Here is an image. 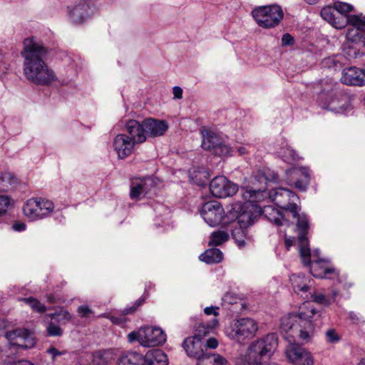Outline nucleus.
Segmentation results:
<instances>
[{"label": "nucleus", "mask_w": 365, "mask_h": 365, "mask_svg": "<svg viewBox=\"0 0 365 365\" xmlns=\"http://www.w3.org/2000/svg\"><path fill=\"white\" fill-rule=\"evenodd\" d=\"M321 317V312L313 304L304 302L297 313H289L280 320L279 330L290 344L286 349V356L294 365H313L312 354L304 348L292 344L296 341L307 344L314 332L313 321Z\"/></svg>", "instance_id": "f257e3e1"}, {"label": "nucleus", "mask_w": 365, "mask_h": 365, "mask_svg": "<svg viewBox=\"0 0 365 365\" xmlns=\"http://www.w3.org/2000/svg\"><path fill=\"white\" fill-rule=\"evenodd\" d=\"M268 180H277V175L273 172L257 173L251 178L252 186L241 190L245 202H235L232 205L230 215L235 218L239 227L247 228L253 225L257 218L262 214L267 220L277 226L289 225V222L278 209L272 205H264L261 197H264V187H259L257 183H266Z\"/></svg>", "instance_id": "f03ea898"}, {"label": "nucleus", "mask_w": 365, "mask_h": 365, "mask_svg": "<svg viewBox=\"0 0 365 365\" xmlns=\"http://www.w3.org/2000/svg\"><path fill=\"white\" fill-rule=\"evenodd\" d=\"M48 48L36 36H31L23 41L21 55L23 61V73L29 82L48 86L57 80L56 75L46 62Z\"/></svg>", "instance_id": "7ed1b4c3"}, {"label": "nucleus", "mask_w": 365, "mask_h": 365, "mask_svg": "<svg viewBox=\"0 0 365 365\" xmlns=\"http://www.w3.org/2000/svg\"><path fill=\"white\" fill-rule=\"evenodd\" d=\"M321 16L337 29L344 28L349 24L351 27L347 31L346 38L352 43L361 40L365 29V16L360 14L341 16L337 14L334 6H327L322 9Z\"/></svg>", "instance_id": "20e7f679"}, {"label": "nucleus", "mask_w": 365, "mask_h": 365, "mask_svg": "<svg viewBox=\"0 0 365 365\" xmlns=\"http://www.w3.org/2000/svg\"><path fill=\"white\" fill-rule=\"evenodd\" d=\"M267 172H273L277 176V180H268L266 183H257L259 187H264L262 189L263 192L266 193V196L264 197H261L262 202H272L279 207L282 210L281 212L286 216V213L289 212L292 216H296L297 215V209L298 205L297 203L299 202V198L298 195L294 192L293 191L279 187L277 188L271 189L268 192H267V189L268 187V183L275 182L279 183L281 182V180L279 178V175L277 173L273 170H267L265 171H259L258 173H267ZM280 212V210H279ZM287 220L288 219L286 218Z\"/></svg>", "instance_id": "39448f33"}, {"label": "nucleus", "mask_w": 365, "mask_h": 365, "mask_svg": "<svg viewBox=\"0 0 365 365\" xmlns=\"http://www.w3.org/2000/svg\"><path fill=\"white\" fill-rule=\"evenodd\" d=\"M278 344L276 334H269L264 337L252 342L248 348L245 361L253 365H278L275 363L262 364L264 357L269 358Z\"/></svg>", "instance_id": "423d86ee"}, {"label": "nucleus", "mask_w": 365, "mask_h": 365, "mask_svg": "<svg viewBox=\"0 0 365 365\" xmlns=\"http://www.w3.org/2000/svg\"><path fill=\"white\" fill-rule=\"evenodd\" d=\"M251 14L256 24L266 29L277 26L284 17L282 7L276 4L256 6Z\"/></svg>", "instance_id": "0eeeda50"}, {"label": "nucleus", "mask_w": 365, "mask_h": 365, "mask_svg": "<svg viewBox=\"0 0 365 365\" xmlns=\"http://www.w3.org/2000/svg\"><path fill=\"white\" fill-rule=\"evenodd\" d=\"M258 329V324L253 319L240 318L225 329V334L230 339L242 344L254 337Z\"/></svg>", "instance_id": "6e6552de"}, {"label": "nucleus", "mask_w": 365, "mask_h": 365, "mask_svg": "<svg viewBox=\"0 0 365 365\" xmlns=\"http://www.w3.org/2000/svg\"><path fill=\"white\" fill-rule=\"evenodd\" d=\"M22 210L29 220L37 221L50 217L54 210V204L46 198L34 197L24 202Z\"/></svg>", "instance_id": "1a4fd4ad"}, {"label": "nucleus", "mask_w": 365, "mask_h": 365, "mask_svg": "<svg viewBox=\"0 0 365 365\" xmlns=\"http://www.w3.org/2000/svg\"><path fill=\"white\" fill-rule=\"evenodd\" d=\"M128 339L130 343L138 341L143 346H155L165 343L166 334L160 327H144L129 333Z\"/></svg>", "instance_id": "9d476101"}, {"label": "nucleus", "mask_w": 365, "mask_h": 365, "mask_svg": "<svg viewBox=\"0 0 365 365\" xmlns=\"http://www.w3.org/2000/svg\"><path fill=\"white\" fill-rule=\"evenodd\" d=\"M200 214L204 221L210 227H215L220 224H227L224 208L217 201H209L205 202L200 210Z\"/></svg>", "instance_id": "9b49d317"}, {"label": "nucleus", "mask_w": 365, "mask_h": 365, "mask_svg": "<svg viewBox=\"0 0 365 365\" xmlns=\"http://www.w3.org/2000/svg\"><path fill=\"white\" fill-rule=\"evenodd\" d=\"M319 106L325 110L335 113L346 114L351 110L348 96L337 90L331 96L322 101Z\"/></svg>", "instance_id": "f8f14e48"}, {"label": "nucleus", "mask_w": 365, "mask_h": 365, "mask_svg": "<svg viewBox=\"0 0 365 365\" xmlns=\"http://www.w3.org/2000/svg\"><path fill=\"white\" fill-rule=\"evenodd\" d=\"M280 180L289 185H294L299 190L305 191L310 180L309 170L304 167H294L287 169L284 178Z\"/></svg>", "instance_id": "ddd939ff"}, {"label": "nucleus", "mask_w": 365, "mask_h": 365, "mask_svg": "<svg viewBox=\"0 0 365 365\" xmlns=\"http://www.w3.org/2000/svg\"><path fill=\"white\" fill-rule=\"evenodd\" d=\"M5 336L11 346L17 348L31 349L36 344L33 334L26 329H15L7 331Z\"/></svg>", "instance_id": "4468645a"}, {"label": "nucleus", "mask_w": 365, "mask_h": 365, "mask_svg": "<svg viewBox=\"0 0 365 365\" xmlns=\"http://www.w3.org/2000/svg\"><path fill=\"white\" fill-rule=\"evenodd\" d=\"M210 190L213 196L225 198L235 195L238 190V185L223 175L216 176L210 183Z\"/></svg>", "instance_id": "2eb2a0df"}, {"label": "nucleus", "mask_w": 365, "mask_h": 365, "mask_svg": "<svg viewBox=\"0 0 365 365\" xmlns=\"http://www.w3.org/2000/svg\"><path fill=\"white\" fill-rule=\"evenodd\" d=\"M299 210L300 207L298 206L297 215L296 216H292V217L297 220V227L299 231L300 257L304 262H307V254H310L308 239L307 237L309 229V219L305 214H299Z\"/></svg>", "instance_id": "dca6fc26"}, {"label": "nucleus", "mask_w": 365, "mask_h": 365, "mask_svg": "<svg viewBox=\"0 0 365 365\" xmlns=\"http://www.w3.org/2000/svg\"><path fill=\"white\" fill-rule=\"evenodd\" d=\"M305 265L309 267V272L314 277L334 279L339 277V271L329 259H313L312 263Z\"/></svg>", "instance_id": "f3484780"}, {"label": "nucleus", "mask_w": 365, "mask_h": 365, "mask_svg": "<svg viewBox=\"0 0 365 365\" xmlns=\"http://www.w3.org/2000/svg\"><path fill=\"white\" fill-rule=\"evenodd\" d=\"M154 187V180L150 177L132 179L130 185V197L132 200H140L148 195Z\"/></svg>", "instance_id": "a211bd4d"}, {"label": "nucleus", "mask_w": 365, "mask_h": 365, "mask_svg": "<svg viewBox=\"0 0 365 365\" xmlns=\"http://www.w3.org/2000/svg\"><path fill=\"white\" fill-rule=\"evenodd\" d=\"M68 16L73 24H81L86 21L94 13V7L86 2H81L68 7Z\"/></svg>", "instance_id": "6ab92c4d"}, {"label": "nucleus", "mask_w": 365, "mask_h": 365, "mask_svg": "<svg viewBox=\"0 0 365 365\" xmlns=\"http://www.w3.org/2000/svg\"><path fill=\"white\" fill-rule=\"evenodd\" d=\"M313 90L314 93L317 96V102L319 105L339 89L337 83L331 78H327L314 83Z\"/></svg>", "instance_id": "aec40b11"}, {"label": "nucleus", "mask_w": 365, "mask_h": 365, "mask_svg": "<svg viewBox=\"0 0 365 365\" xmlns=\"http://www.w3.org/2000/svg\"><path fill=\"white\" fill-rule=\"evenodd\" d=\"M182 346L187 356L195 358L197 361L208 354L205 353L204 344L201 338L197 335L185 339Z\"/></svg>", "instance_id": "412c9836"}, {"label": "nucleus", "mask_w": 365, "mask_h": 365, "mask_svg": "<svg viewBox=\"0 0 365 365\" xmlns=\"http://www.w3.org/2000/svg\"><path fill=\"white\" fill-rule=\"evenodd\" d=\"M135 143L125 134L117 135L113 141V148L120 159L131 154Z\"/></svg>", "instance_id": "4be33fe9"}, {"label": "nucleus", "mask_w": 365, "mask_h": 365, "mask_svg": "<svg viewBox=\"0 0 365 365\" xmlns=\"http://www.w3.org/2000/svg\"><path fill=\"white\" fill-rule=\"evenodd\" d=\"M341 82L349 86H362L365 85V71L356 67H349L343 70Z\"/></svg>", "instance_id": "5701e85b"}, {"label": "nucleus", "mask_w": 365, "mask_h": 365, "mask_svg": "<svg viewBox=\"0 0 365 365\" xmlns=\"http://www.w3.org/2000/svg\"><path fill=\"white\" fill-rule=\"evenodd\" d=\"M125 130L128 137L137 143H142L146 140V133L144 126V120L140 123L135 120H129L125 124Z\"/></svg>", "instance_id": "b1692460"}, {"label": "nucleus", "mask_w": 365, "mask_h": 365, "mask_svg": "<svg viewBox=\"0 0 365 365\" xmlns=\"http://www.w3.org/2000/svg\"><path fill=\"white\" fill-rule=\"evenodd\" d=\"M294 292L300 295L304 299H308L309 291L312 289L311 279L306 277L304 274H292L289 277Z\"/></svg>", "instance_id": "393cba45"}, {"label": "nucleus", "mask_w": 365, "mask_h": 365, "mask_svg": "<svg viewBox=\"0 0 365 365\" xmlns=\"http://www.w3.org/2000/svg\"><path fill=\"white\" fill-rule=\"evenodd\" d=\"M144 126L146 137L161 136L165 134L168 128V124L165 120H158L153 118H147L144 120Z\"/></svg>", "instance_id": "a878e982"}, {"label": "nucleus", "mask_w": 365, "mask_h": 365, "mask_svg": "<svg viewBox=\"0 0 365 365\" xmlns=\"http://www.w3.org/2000/svg\"><path fill=\"white\" fill-rule=\"evenodd\" d=\"M143 362L144 365H168V359L162 350L152 349L143 356Z\"/></svg>", "instance_id": "bb28decb"}, {"label": "nucleus", "mask_w": 365, "mask_h": 365, "mask_svg": "<svg viewBox=\"0 0 365 365\" xmlns=\"http://www.w3.org/2000/svg\"><path fill=\"white\" fill-rule=\"evenodd\" d=\"M221 140L216 133L210 130L202 132V141L201 143L202 149L215 152Z\"/></svg>", "instance_id": "cd10ccee"}, {"label": "nucleus", "mask_w": 365, "mask_h": 365, "mask_svg": "<svg viewBox=\"0 0 365 365\" xmlns=\"http://www.w3.org/2000/svg\"><path fill=\"white\" fill-rule=\"evenodd\" d=\"M118 365H143V356L135 351H128L118 359Z\"/></svg>", "instance_id": "c85d7f7f"}, {"label": "nucleus", "mask_w": 365, "mask_h": 365, "mask_svg": "<svg viewBox=\"0 0 365 365\" xmlns=\"http://www.w3.org/2000/svg\"><path fill=\"white\" fill-rule=\"evenodd\" d=\"M226 358L217 353H208L197 361V365H228Z\"/></svg>", "instance_id": "c756f323"}, {"label": "nucleus", "mask_w": 365, "mask_h": 365, "mask_svg": "<svg viewBox=\"0 0 365 365\" xmlns=\"http://www.w3.org/2000/svg\"><path fill=\"white\" fill-rule=\"evenodd\" d=\"M223 254L218 248H210L200 255V259L207 264H215L221 262Z\"/></svg>", "instance_id": "7c9ffc66"}, {"label": "nucleus", "mask_w": 365, "mask_h": 365, "mask_svg": "<svg viewBox=\"0 0 365 365\" xmlns=\"http://www.w3.org/2000/svg\"><path fill=\"white\" fill-rule=\"evenodd\" d=\"M232 235L240 248L244 247L247 244V241L250 240V237L248 235L246 228L236 227L233 230Z\"/></svg>", "instance_id": "2f4dec72"}, {"label": "nucleus", "mask_w": 365, "mask_h": 365, "mask_svg": "<svg viewBox=\"0 0 365 365\" xmlns=\"http://www.w3.org/2000/svg\"><path fill=\"white\" fill-rule=\"evenodd\" d=\"M218 325V320L216 318L212 319L207 323L202 322L198 325L196 329L197 334L195 335L199 337L205 336L211 333L214 329Z\"/></svg>", "instance_id": "473e14b6"}, {"label": "nucleus", "mask_w": 365, "mask_h": 365, "mask_svg": "<svg viewBox=\"0 0 365 365\" xmlns=\"http://www.w3.org/2000/svg\"><path fill=\"white\" fill-rule=\"evenodd\" d=\"M281 158L288 163H292L298 160L296 152L287 143H285L278 151Z\"/></svg>", "instance_id": "72a5a7b5"}, {"label": "nucleus", "mask_w": 365, "mask_h": 365, "mask_svg": "<svg viewBox=\"0 0 365 365\" xmlns=\"http://www.w3.org/2000/svg\"><path fill=\"white\" fill-rule=\"evenodd\" d=\"M229 239V235L224 230H218L212 232L210 237V245H220Z\"/></svg>", "instance_id": "f704fd0d"}, {"label": "nucleus", "mask_w": 365, "mask_h": 365, "mask_svg": "<svg viewBox=\"0 0 365 365\" xmlns=\"http://www.w3.org/2000/svg\"><path fill=\"white\" fill-rule=\"evenodd\" d=\"M20 300L28 304L33 310L38 313H43L46 310L45 305L34 297L21 298Z\"/></svg>", "instance_id": "c9c22d12"}, {"label": "nucleus", "mask_w": 365, "mask_h": 365, "mask_svg": "<svg viewBox=\"0 0 365 365\" xmlns=\"http://www.w3.org/2000/svg\"><path fill=\"white\" fill-rule=\"evenodd\" d=\"M309 298L308 299H312L313 302L322 304L324 306H329L331 304V299H329V297H327L324 294H314L312 292V289L308 292Z\"/></svg>", "instance_id": "e433bc0d"}, {"label": "nucleus", "mask_w": 365, "mask_h": 365, "mask_svg": "<svg viewBox=\"0 0 365 365\" xmlns=\"http://www.w3.org/2000/svg\"><path fill=\"white\" fill-rule=\"evenodd\" d=\"M334 5L337 14H339L341 16H347L346 14L352 11L354 9V6L351 4L342 1H336Z\"/></svg>", "instance_id": "4c0bfd02"}, {"label": "nucleus", "mask_w": 365, "mask_h": 365, "mask_svg": "<svg viewBox=\"0 0 365 365\" xmlns=\"http://www.w3.org/2000/svg\"><path fill=\"white\" fill-rule=\"evenodd\" d=\"M233 153L234 148L230 147L229 145H227L222 141L214 152L215 155L225 157L231 156L232 155Z\"/></svg>", "instance_id": "58836bf2"}, {"label": "nucleus", "mask_w": 365, "mask_h": 365, "mask_svg": "<svg viewBox=\"0 0 365 365\" xmlns=\"http://www.w3.org/2000/svg\"><path fill=\"white\" fill-rule=\"evenodd\" d=\"M14 182L13 176L9 173H4L0 175V190H7L9 185Z\"/></svg>", "instance_id": "ea45409f"}, {"label": "nucleus", "mask_w": 365, "mask_h": 365, "mask_svg": "<svg viewBox=\"0 0 365 365\" xmlns=\"http://www.w3.org/2000/svg\"><path fill=\"white\" fill-rule=\"evenodd\" d=\"M13 201L8 195H0V216L4 215L12 205Z\"/></svg>", "instance_id": "a19ab883"}, {"label": "nucleus", "mask_w": 365, "mask_h": 365, "mask_svg": "<svg viewBox=\"0 0 365 365\" xmlns=\"http://www.w3.org/2000/svg\"><path fill=\"white\" fill-rule=\"evenodd\" d=\"M326 340L328 343L336 344L341 339L340 336L334 329H329L325 332Z\"/></svg>", "instance_id": "79ce46f5"}, {"label": "nucleus", "mask_w": 365, "mask_h": 365, "mask_svg": "<svg viewBox=\"0 0 365 365\" xmlns=\"http://www.w3.org/2000/svg\"><path fill=\"white\" fill-rule=\"evenodd\" d=\"M46 330L48 335L50 336H59L63 333L62 329L60 328V327L53 323H50L48 325Z\"/></svg>", "instance_id": "37998d69"}, {"label": "nucleus", "mask_w": 365, "mask_h": 365, "mask_svg": "<svg viewBox=\"0 0 365 365\" xmlns=\"http://www.w3.org/2000/svg\"><path fill=\"white\" fill-rule=\"evenodd\" d=\"M309 255L307 254V262H304V259L302 258L304 265L312 263L313 259H322V258L319 257V249L314 250L312 252H311V250H309Z\"/></svg>", "instance_id": "c03bdc74"}, {"label": "nucleus", "mask_w": 365, "mask_h": 365, "mask_svg": "<svg viewBox=\"0 0 365 365\" xmlns=\"http://www.w3.org/2000/svg\"><path fill=\"white\" fill-rule=\"evenodd\" d=\"M339 284H342L344 289H349L352 287V282L347 281V276L346 274L340 275L339 277H334Z\"/></svg>", "instance_id": "a18cd8bd"}, {"label": "nucleus", "mask_w": 365, "mask_h": 365, "mask_svg": "<svg viewBox=\"0 0 365 365\" xmlns=\"http://www.w3.org/2000/svg\"><path fill=\"white\" fill-rule=\"evenodd\" d=\"M294 43V38L289 34H284L282 37V46H292Z\"/></svg>", "instance_id": "49530a36"}, {"label": "nucleus", "mask_w": 365, "mask_h": 365, "mask_svg": "<svg viewBox=\"0 0 365 365\" xmlns=\"http://www.w3.org/2000/svg\"><path fill=\"white\" fill-rule=\"evenodd\" d=\"M56 316H58V320L69 321L71 319L70 313L66 310H61L58 314L55 313L51 317L54 319Z\"/></svg>", "instance_id": "de8ad7c7"}, {"label": "nucleus", "mask_w": 365, "mask_h": 365, "mask_svg": "<svg viewBox=\"0 0 365 365\" xmlns=\"http://www.w3.org/2000/svg\"><path fill=\"white\" fill-rule=\"evenodd\" d=\"M78 312L81 317H86L92 313V310L86 305H81L78 308Z\"/></svg>", "instance_id": "09e8293b"}, {"label": "nucleus", "mask_w": 365, "mask_h": 365, "mask_svg": "<svg viewBox=\"0 0 365 365\" xmlns=\"http://www.w3.org/2000/svg\"><path fill=\"white\" fill-rule=\"evenodd\" d=\"M143 302H144V299H143V298L138 299V300H136L134 302L133 307H127L125 309V313L129 314V313L133 312L134 311H135L138 309V307H139L143 303Z\"/></svg>", "instance_id": "8fccbe9b"}, {"label": "nucleus", "mask_w": 365, "mask_h": 365, "mask_svg": "<svg viewBox=\"0 0 365 365\" xmlns=\"http://www.w3.org/2000/svg\"><path fill=\"white\" fill-rule=\"evenodd\" d=\"M218 310L219 307L216 306L207 307L204 309V313L206 315H214L215 317H217L219 314Z\"/></svg>", "instance_id": "3c124183"}, {"label": "nucleus", "mask_w": 365, "mask_h": 365, "mask_svg": "<svg viewBox=\"0 0 365 365\" xmlns=\"http://www.w3.org/2000/svg\"><path fill=\"white\" fill-rule=\"evenodd\" d=\"M26 225L22 222H16L12 225V229L16 232H23L26 230Z\"/></svg>", "instance_id": "603ef678"}, {"label": "nucleus", "mask_w": 365, "mask_h": 365, "mask_svg": "<svg viewBox=\"0 0 365 365\" xmlns=\"http://www.w3.org/2000/svg\"><path fill=\"white\" fill-rule=\"evenodd\" d=\"M218 346L217 340L214 337L209 338L205 344V346L210 349H215Z\"/></svg>", "instance_id": "864d4df0"}, {"label": "nucleus", "mask_w": 365, "mask_h": 365, "mask_svg": "<svg viewBox=\"0 0 365 365\" xmlns=\"http://www.w3.org/2000/svg\"><path fill=\"white\" fill-rule=\"evenodd\" d=\"M173 93L175 99H181L182 98V89L180 86H174Z\"/></svg>", "instance_id": "5fc2aeb1"}, {"label": "nucleus", "mask_w": 365, "mask_h": 365, "mask_svg": "<svg viewBox=\"0 0 365 365\" xmlns=\"http://www.w3.org/2000/svg\"><path fill=\"white\" fill-rule=\"evenodd\" d=\"M47 352L52 356L53 359H55V358L57 356H60V355L63 354L62 352L59 351L55 347H50L49 349H47Z\"/></svg>", "instance_id": "6e6d98bb"}, {"label": "nucleus", "mask_w": 365, "mask_h": 365, "mask_svg": "<svg viewBox=\"0 0 365 365\" xmlns=\"http://www.w3.org/2000/svg\"><path fill=\"white\" fill-rule=\"evenodd\" d=\"M9 70V65L6 63H0V76Z\"/></svg>", "instance_id": "4d7b16f0"}, {"label": "nucleus", "mask_w": 365, "mask_h": 365, "mask_svg": "<svg viewBox=\"0 0 365 365\" xmlns=\"http://www.w3.org/2000/svg\"><path fill=\"white\" fill-rule=\"evenodd\" d=\"M294 243V237H286L285 238V245L287 247V249L289 250L290 247H292Z\"/></svg>", "instance_id": "13d9d810"}, {"label": "nucleus", "mask_w": 365, "mask_h": 365, "mask_svg": "<svg viewBox=\"0 0 365 365\" xmlns=\"http://www.w3.org/2000/svg\"><path fill=\"white\" fill-rule=\"evenodd\" d=\"M14 365H34L33 363L28 360H20L16 362Z\"/></svg>", "instance_id": "bf43d9fd"}, {"label": "nucleus", "mask_w": 365, "mask_h": 365, "mask_svg": "<svg viewBox=\"0 0 365 365\" xmlns=\"http://www.w3.org/2000/svg\"><path fill=\"white\" fill-rule=\"evenodd\" d=\"M234 148V150L235 149H237V152L239 153V154L240 155H242L246 153V148L245 147H242V146H240V147H233Z\"/></svg>", "instance_id": "052dcab7"}, {"label": "nucleus", "mask_w": 365, "mask_h": 365, "mask_svg": "<svg viewBox=\"0 0 365 365\" xmlns=\"http://www.w3.org/2000/svg\"><path fill=\"white\" fill-rule=\"evenodd\" d=\"M339 292L336 290H333L331 292V296L329 297L330 299H331V303L335 301L336 297L338 296Z\"/></svg>", "instance_id": "680f3d73"}, {"label": "nucleus", "mask_w": 365, "mask_h": 365, "mask_svg": "<svg viewBox=\"0 0 365 365\" xmlns=\"http://www.w3.org/2000/svg\"><path fill=\"white\" fill-rule=\"evenodd\" d=\"M308 4L313 5L318 3L319 0H304Z\"/></svg>", "instance_id": "e2e57ef3"}, {"label": "nucleus", "mask_w": 365, "mask_h": 365, "mask_svg": "<svg viewBox=\"0 0 365 365\" xmlns=\"http://www.w3.org/2000/svg\"><path fill=\"white\" fill-rule=\"evenodd\" d=\"M158 209L159 210H165V211H168V208H167V207H165L164 205H159V206L158 207Z\"/></svg>", "instance_id": "0e129e2a"}, {"label": "nucleus", "mask_w": 365, "mask_h": 365, "mask_svg": "<svg viewBox=\"0 0 365 365\" xmlns=\"http://www.w3.org/2000/svg\"><path fill=\"white\" fill-rule=\"evenodd\" d=\"M48 301L50 302V303H53L55 301H54V297L53 296H49L48 297Z\"/></svg>", "instance_id": "69168bd1"}, {"label": "nucleus", "mask_w": 365, "mask_h": 365, "mask_svg": "<svg viewBox=\"0 0 365 365\" xmlns=\"http://www.w3.org/2000/svg\"><path fill=\"white\" fill-rule=\"evenodd\" d=\"M112 322L115 324H119L118 319L115 317H112Z\"/></svg>", "instance_id": "338daca9"}, {"label": "nucleus", "mask_w": 365, "mask_h": 365, "mask_svg": "<svg viewBox=\"0 0 365 365\" xmlns=\"http://www.w3.org/2000/svg\"><path fill=\"white\" fill-rule=\"evenodd\" d=\"M357 52L356 51H354V57H356L357 56Z\"/></svg>", "instance_id": "774afa93"}]
</instances>
